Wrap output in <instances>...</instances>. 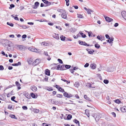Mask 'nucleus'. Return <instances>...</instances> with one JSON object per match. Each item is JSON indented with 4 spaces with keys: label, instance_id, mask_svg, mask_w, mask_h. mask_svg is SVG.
<instances>
[{
    "label": "nucleus",
    "instance_id": "nucleus-20",
    "mask_svg": "<svg viewBox=\"0 0 126 126\" xmlns=\"http://www.w3.org/2000/svg\"><path fill=\"white\" fill-rule=\"evenodd\" d=\"M85 114L88 117H89L90 116V114L89 111L88 110L86 109L85 110Z\"/></svg>",
    "mask_w": 126,
    "mask_h": 126
},
{
    "label": "nucleus",
    "instance_id": "nucleus-19",
    "mask_svg": "<svg viewBox=\"0 0 126 126\" xmlns=\"http://www.w3.org/2000/svg\"><path fill=\"white\" fill-rule=\"evenodd\" d=\"M21 65V63L20 62H18L17 63H15L12 64V65L15 66H18Z\"/></svg>",
    "mask_w": 126,
    "mask_h": 126
},
{
    "label": "nucleus",
    "instance_id": "nucleus-36",
    "mask_svg": "<svg viewBox=\"0 0 126 126\" xmlns=\"http://www.w3.org/2000/svg\"><path fill=\"white\" fill-rule=\"evenodd\" d=\"M65 68H66L67 69H68L70 68L71 67V66L69 65H65Z\"/></svg>",
    "mask_w": 126,
    "mask_h": 126
},
{
    "label": "nucleus",
    "instance_id": "nucleus-25",
    "mask_svg": "<svg viewBox=\"0 0 126 126\" xmlns=\"http://www.w3.org/2000/svg\"><path fill=\"white\" fill-rule=\"evenodd\" d=\"M27 61L28 63L29 64H30L32 63V60L31 58H29L28 59Z\"/></svg>",
    "mask_w": 126,
    "mask_h": 126
},
{
    "label": "nucleus",
    "instance_id": "nucleus-13",
    "mask_svg": "<svg viewBox=\"0 0 126 126\" xmlns=\"http://www.w3.org/2000/svg\"><path fill=\"white\" fill-rule=\"evenodd\" d=\"M121 14L123 17L126 20V12L123 11L122 12Z\"/></svg>",
    "mask_w": 126,
    "mask_h": 126
},
{
    "label": "nucleus",
    "instance_id": "nucleus-29",
    "mask_svg": "<svg viewBox=\"0 0 126 126\" xmlns=\"http://www.w3.org/2000/svg\"><path fill=\"white\" fill-rule=\"evenodd\" d=\"M72 115H71L69 114H68V116L67 117V120H70L72 118Z\"/></svg>",
    "mask_w": 126,
    "mask_h": 126
},
{
    "label": "nucleus",
    "instance_id": "nucleus-34",
    "mask_svg": "<svg viewBox=\"0 0 126 126\" xmlns=\"http://www.w3.org/2000/svg\"><path fill=\"white\" fill-rule=\"evenodd\" d=\"M59 90L60 92H62L63 93L65 92L64 91V89H63L61 87H59Z\"/></svg>",
    "mask_w": 126,
    "mask_h": 126
},
{
    "label": "nucleus",
    "instance_id": "nucleus-50",
    "mask_svg": "<svg viewBox=\"0 0 126 126\" xmlns=\"http://www.w3.org/2000/svg\"><path fill=\"white\" fill-rule=\"evenodd\" d=\"M42 124L43 126H50V124L48 125L46 123H43Z\"/></svg>",
    "mask_w": 126,
    "mask_h": 126
},
{
    "label": "nucleus",
    "instance_id": "nucleus-62",
    "mask_svg": "<svg viewBox=\"0 0 126 126\" xmlns=\"http://www.w3.org/2000/svg\"><path fill=\"white\" fill-rule=\"evenodd\" d=\"M24 7L23 6H21L20 7V10H22L23 9H24Z\"/></svg>",
    "mask_w": 126,
    "mask_h": 126
},
{
    "label": "nucleus",
    "instance_id": "nucleus-4",
    "mask_svg": "<svg viewBox=\"0 0 126 126\" xmlns=\"http://www.w3.org/2000/svg\"><path fill=\"white\" fill-rule=\"evenodd\" d=\"M44 3L46 4L45 7H47L50 6L51 4H53L54 3V2H50L46 0H42Z\"/></svg>",
    "mask_w": 126,
    "mask_h": 126
},
{
    "label": "nucleus",
    "instance_id": "nucleus-63",
    "mask_svg": "<svg viewBox=\"0 0 126 126\" xmlns=\"http://www.w3.org/2000/svg\"><path fill=\"white\" fill-rule=\"evenodd\" d=\"M12 108V106L11 105H9L8 107V108L11 109Z\"/></svg>",
    "mask_w": 126,
    "mask_h": 126
},
{
    "label": "nucleus",
    "instance_id": "nucleus-58",
    "mask_svg": "<svg viewBox=\"0 0 126 126\" xmlns=\"http://www.w3.org/2000/svg\"><path fill=\"white\" fill-rule=\"evenodd\" d=\"M16 97L15 96H13L11 97V99L13 101H14V99Z\"/></svg>",
    "mask_w": 126,
    "mask_h": 126
},
{
    "label": "nucleus",
    "instance_id": "nucleus-9",
    "mask_svg": "<svg viewBox=\"0 0 126 126\" xmlns=\"http://www.w3.org/2000/svg\"><path fill=\"white\" fill-rule=\"evenodd\" d=\"M48 101L49 102H51L53 104H57L58 103V101L54 100L53 99H49Z\"/></svg>",
    "mask_w": 126,
    "mask_h": 126
},
{
    "label": "nucleus",
    "instance_id": "nucleus-40",
    "mask_svg": "<svg viewBox=\"0 0 126 126\" xmlns=\"http://www.w3.org/2000/svg\"><path fill=\"white\" fill-rule=\"evenodd\" d=\"M41 45L43 46H47V44L45 42H42L41 43Z\"/></svg>",
    "mask_w": 126,
    "mask_h": 126
},
{
    "label": "nucleus",
    "instance_id": "nucleus-11",
    "mask_svg": "<svg viewBox=\"0 0 126 126\" xmlns=\"http://www.w3.org/2000/svg\"><path fill=\"white\" fill-rule=\"evenodd\" d=\"M63 13L61 15V16L63 18L67 19V15L66 14H65V11L64 10Z\"/></svg>",
    "mask_w": 126,
    "mask_h": 126
},
{
    "label": "nucleus",
    "instance_id": "nucleus-55",
    "mask_svg": "<svg viewBox=\"0 0 126 126\" xmlns=\"http://www.w3.org/2000/svg\"><path fill=\"white\" fill-rule=\"evenodd\" d=\"M105 37L107 39H110L111 38L107 34H106Z\"/></svg>",
    "mask_w": 126,
    "mask_h": 126
},
{
    "label": "nucleus",
    "instance_id": "nucleus-3",
    "mask_svg": "<svg viewBox=\"0 0 126 126\" xmlns=\"http://www.w3.org/2000/svg\"><path fill=\"white\" fill-rule=\"evenodd\" d=\"M52 69H56L58 70H63L66 69H65V66L64 65H62L60 66V65H59L57 66L56 68H52Z\"/></svg>",
    "mask_w": 126,
    "mask_h": 126
},
{
    "label": "nucleus",
    "instance_id": "nucleus-7",
    "mask_svg": "<svg viewBox=\"0 0 126 126\" xmlns=\"http://www.w3.org/2000/svg\"><path fill=\"white\" fill-rule=\"evenodd\" d=\"M64 96L67 97L68 98H70L73 97V95H72L70 94H68L66 92H64L63 94Z\"/></svg>",
    "mask_w": 126,
    "mask_h": 126
},
{
    "label": "nucleus",
    "instance_id": "nucleus-27",
    "mask_svg": "<svg viewBox=\"0 0 126 126\" xmlns=\"http://www.w3.org/2000/svg\"><path fill=\"white\" fill-rule=\"evenodd\" d=\"M97 38L98 39L101 40V41H102V40H101V39H103L104 38H105V37L104 36H101V37H100V36L99 35L97 36Z\"/></svg>",
    "mask_w": 126,
    "mask_h": 126
},
{
    "label": "nucleus",
    "instance_id": "nucleus-1",
    "mask_svg": "<svg viewBox=\"0 0 126 126\" xmlns=\"http://www.w3.org/2000/svg\"><path fill=\"white\" fill-rule=\"evenodd\" d=\"M2 44L3 46L6 47L8 46L9 47H10L13 45V44L11 42L7 40H6L3 41Z\"/></svg>",
    "mask_w": 126,
    "mask_h": 126
},
{
    "label": "nucleus",
    "instance_id": "nucleus-52",
    "mask_svg": "<svg viewBox=\"0 0 126 126\" xmlns=\"http://www.w3.org/2000/svg\"><path fill=\"white\" fill-rule=\"evenodd\" d=\"M29 28L28 26H26V25H23L22 28L23 29H25L28 28Z\"/></svg>",
    "mask_w": 126,
    "mask_h": 126
},
{
    "label": "nucleus",
    "instance_id": "nucleus-61",
    "mask_svg": "<svg viewBox=\"0 0 126 126\" xmlns=\"http://www.w3.org/2000/svg\"><path fill=\"white\" fill-rule=\"evenodd\" d=\"M69 70L72 73H73L74 72V71H73V70L72 69H69Z\"/></svg>",
    "mask_w": 126,
    "mask_h": 126
},
{
    "label": "nucleus",
    "instance_id": "nucleus-46",
    "mask_svg": "<svg viewBox=\"0 0 126 126\" xmlns=\"http://www.w3.org/2000/svg\"><path fill=\"white\" fill-rule=\"evenodd\" d=\"M104 82L105 84H107L109 83V81L107 79H105L103 81Z\"/></svg>",
    "mask_w": 126,
    "mask_h": 126
},
{
    "label": "nucleus",
    "instance_id": "nucleus-56",
    "mask_svg": "<svg viewBox=\"0 0 126 126\" xmlns=\"http://www.w3.org/2000/svg\"><path fill=\"white\" fill-rule=\"evenodd\" d=\"M89 63H86V64L84 65V67H88L89 65Z\"/></svg>",
    "mask_w": 126,
    "mask_h": 126
},
{
    "label": "nucleus",
    "instance_id": "nucleus-12",
    "mask_svg": "<svg viewBox=\"0 0 126 126\" xmlns=\"http://www.w3.org/2000/svg\"><path fill=\"white\" fill-rule=\"evenodd\" d=\"M52 36L54 38L57 39V40L59 39V37L58 35L56 34V33H54L52 34Z\"/></svg>",
    "mask_w": 126,
    "mask_h": 126
},
{
    "label": "nucleus",
    "instance_id": "nucleus-10",
    "mask_svg": "<svg viewBox=\"0 0 126 126\" xmlns=\"http://www.w3.org/2000/svg\"><path fill=\"white\" fill-rule=\"evenodd\" d=\"M106 21H108L109 22H110L113 20V19L107 16H104Z\"/></svg>",
    "mask_w": 126,
    "mask_h": 126
},
{
    "label": "nucleus",
    "instance_id": "nucleus-28",
    "mask_svg": "<svg viewBox=\"0 0 126 126\" xmlns=\"http://www.w3.org/2000/svg\"><path fill=\"white\" fill-rule=\"evenodd\" d=\"M45 89L49 91L53 90V89H52L51 87H45Z\"/></svg>",
    "mask_w": 126,
    "mask_h": 126
},
{
    "label": "nucleus",
    "instance_id": "nucleus-30",
    "mask_svg": "<svg viewBox=\"0 0 126 126\" xmlns=\"http://www.w3.org/2000/svg\"><path fill=\"white\" fill-rule=\"evenodd\" d=\"M80 34L83 38H85L86 37V35L84 34L83 33L80 32Z\"/></svg>",
    "mask_w": 126,
    "mask_h": 126
},
{
    "label": "nucleus",
    "instance_id": "nucleus-5",
    "mask_svg": "<svg viewBox=\"0 0 126 126\" xmlns=\"http://www.w3.org/2000/svg\"><path fill=\"white\" fill-rule=\"evenodd\" d=\"M17 48L19 50H24L26 49L25 46L22 45H18L17 46Z\"/></svg>",
    "mask_w": 126,
    "mask_h": 126
},
{
    "label": "nucleus",
    "instance_id": "nucleus-32",
    "mask_svg": "<svg viewBox=\"0 0 126 126\" xmlns=\"http://www.w3.org/2000/svg\"><path fill=\"white\" fill-rule=\"evenodd\" d=\"M62 41H64L65 40V37L63 35H62L60 37Z\"/></svg>",
    "mask_w": 126,
    "mask_h": 126
},
{
    "label": "nucleus",
    "instance_id": "nucleus-59",
    "mask_svg": "<svg viewBox=\"0 0 126 126\" xmlns=\"http://www.w3.org/2000/svg\"><path fill=\"white\" fill-rule=\"evenodd\" d=\"M111 114H112L113 116L114 117H116V114L115 113H114V112H112L111 113Z\"/></svg>",
    "mask_w": 126,
    "mask_h": 126
},
{
    "label": "nucleus",
    "instance_id": "nucleus-14",
    "mask_svg": "<svg viewBox=\"0 0 126 126\" xmlns=\"http://www.w3.org/2000/svg\"><path fill=\"white\" fill-rule=\"evenodd\" d=\"M40 62V60L38 59H37L33 62V64L36 65L38 64Z\"/></svg>",
    "mask_w": 126,
    "mask_h": 126
},
{
    "label": "nucleus",
    "instance_id": "nucleus-51",
    "mask_svg": "<svg viewBox=\"0 0 126 126\" xmlns=\"http://www.w3.org/2000/svg\"><path fill=\"white\" fill-rule=\"evenodd\" d=\"M58 61L60 63H61L62 64L63 63L62 60L60 59H58Z\"/></svg>",
    "mask_w": 126,
    "mask_h": 126
},
{
    "label": "nucleus",
    "instance_id": "nucleus-8",
    "mask_svg": "<svg viewBox=\"0 0 126 126\" xmlns=\"http://www.w3.org/2000/svg\"><path fill=\"white\" fill-rule=\"evenodd\" d=\"M29 49L32 52H39V49L34 48V47H29Z\"/></svg>",
    "mask_w": 126,
    "mask_h": 126
},
{
    "label": "nucleus",
    "instance_id": "nucleus-23",
    "mask_svg": "<svg viewBox=\"0 0 126 126\" xmlns=\"http://www.w3.org/2000/svg\"><path fill=\"white\" fill-rule=\"evenodd\" d=\"M84 98L87 100L88 101H92L91 99H90L86 95H84Z\"/></svg>",
    "mask_w": 126,
    "mask_h": 126
},
{
    "label": "nucleus",
    "instance_id": "nucleus-43",
    "mask_svg": "<svg viewBox=\"0 0 126 126\" xmlns=\"http://www.w3.org/2000/svg\"><path fill=\"white\" fill-rule=\"evenodd\" d=\"M39 4V3L37 1L35 3L34 5L35 6L37 7L38 6Z\"/></svg>",
    "mask_w": 126,
    "mask_h": 126
},
{
    "label": "nucleus",
    "instance_id": "nucleus-17",
    "mask_svg": "<svg viewBox=\"0 0 126 126\" xmlns=\"http://www.w3.org/2000/svg\"><path fill=\"white\" fill-rule=\"evenodd\" d=\"M31 89L33 91H36L37 88L35 86H32L31 87Z\"/></svg>",
    "mask_w": 126,
    "mask_h": 126
},
{
    "label": "nucleus",
    "instance_id": "nucleus-38",
    "mask_svg": "<svg viewBox=\"0 0 126 126\" xmlns=\"http://www.w3.org/2000/svg\"><path fill=\"white\" fill-rule=\"evenodd\" d=\"M11 16H12L14 18V19L15 20H19V19L18 18L16 17H14L13 16V15H11Z\"/></svg>",
    "mask_w": 126,
    "mask_h": 126
},
{
    "label": "nucleus",
    "instance_id": "nucleus-48",
    "mask_svg": "<svg viewBox=\"0 0 126 126\" xmlns=\"http://www.w3.org/2000/svg\"><path fill=\"white\" fill-rule=\"evenodd\" d=\"M77 15H78V17L81 18H83V16H82V15H81V14H78Z\"/></svg>",
    "mask_w": 126,
    "mask_h": 126
},
{
    "label": "nucleus",
    "instance_id": "nucleus-53",
    "mask_svg": "<svg viewBox=\"0 0 126 126\" xmlns=\"http://www.w3.org/2000/svg\"><path fill=\"white\" fill-rule=\"evenodd\" d=\"M4 69V68L3 66L2 65H0V70H3Z\"/></svg>",
    "mask_w": 126,
    "mask_h": 126
},
{
    "label": "nucleus",
    "instance_id": "nucleus-2",
    "mask_svg": "<svg viewBox=\"0 0 126 126\" xmlns=\"http://www.w3.org/2000/svg\"><path fill=\"white\" fill-rule=\"evenodd\" d=\"M101 114L99 113H95L92 114V116L95 118L96 122H98L101 117Z\"/></svg>",
    "mask_w": 126,
    "mask_h": 126
},
{
    "label": "nucleus",
    "instance_id": "nucleus-49",
    "mask_svg": "<svg viewBox=\"0 0 126 126\" xmlns=\"http://www.w3.org/2000/svg\"><path fill=\"white\" fill-rule=\"evenodd\" d=\"M88 36L89 37H92V34H93V33L92 32H88Z\"/></svg>",
    "mask_w": 126,
    "mask_h": 126
},
{
    "label": "nucleus",
    "instance_id": "nucleus-54",
    "mask_svg": "<svg viewBox=\"0 0 126 126\" xmlns=\"http://www.w3.org/2000/svg\"><path fill=\"white\" fill-rule=\"evenodd\" d=\"M22 108L24 110H27L28 109L27 107L25 106H24L22 107Z\"/></svg>",
    "mask_w": 126,
    "mask_h": 126
},
{
    "label": "nucleus",
    "instance_id": "nucleus-26",
    "mask_svg": "<svg viewBox=\"0 0 126 126\" xmlns=\"http://www.w3.org/2000/svg\"><path fill=\"white\" fill-rule=\"evenodd\" d=\"M76 124L78 125V126L79 125V121L76 119H75L73 121Z\"/></svg>",
    "mask_w": 126,
    "mask_h": 126
},
{
    "label": "nucleus",
    "instance_id": "nucleus-60",
    "mask_svg": "<svg viewBox=\"0 0 126 126\" xmlns=\"http://www.w3.org/2000/svg\"><path fill=\"white\" fill-rule=\"evenodd\" d=\"M27 37V35L26 34H24L22 36V37L23 38H25Z\"/></svg>",
    "mask_w": 126,
    "mask_h": 126
},
{
    "label": "nucleus",
    "instance_id": "nucleus-24",
    "mask_svg": "<svg viewBox=\"0 0 126 126\" xmlns=\"http://www.w3.org/2000/svg\"><path fill=\"white\" fill-rule=\"evenodd\" d=\"M114 38H111L110 39H109L107 40V41L109 43H111L113 41Z\"/></svg>",
    "mask_w": 126,
    "mask_h": 126
},
{
    "label": "nucleus",
    "instance_id": "nucleus-42",
    "mask_svg": "<svg viewBox=\"0 0 126 126\" xmlns=\"http://www.w3.org/2000/svg\"><path fill=\"white\" fill-rule=\"evenodd\" d=\"M66 2V5L67 6H69V0H65Z\"/></svg>",
    "mask_w": 126,
    "mask_h": 126
},
{
    "label": "nucleus",
    "instance_id": "nucleus-21",
    "mask_svg": "<svg viewBox=\"0 0 126 126\" xmlns=\"http://www.w3.org/2000/svg\"><path fill=\"white\" fill-rule=\"evenodd\" d=\"M115 69V68L114 67H111L108 68V71L109 72L113 71Z\"/></svg>",
    "mask_w": 126,
    "mask_h": 126
},
{
    "label": "nucleus",
    "instance_id": "nucleus-44",
    "mask_svg": "<svg viewBox=\"0 0 126 126\" xmlns=\"http://www.w3.org/2000/svg\"><path fill=\"white\" fill-rule=\"evenodd\" d=\"M75 87H78L79 86V84L78 82H76L74 84Z\"/></svg>",
    "mask_w": 126,
    "mask_h": 126
},
{
    "label": "nucleus",
    "instance_id": "nucleus-64",
    "mask_svg": "<svg viewBox=\"0 0 126 126\" xmlns=\"http://www.w3.org/2000/svg\"><path fill=\"white\" fill-rule=\"evenodd\" d=\"M118 23H116L114 25L115 27H116L118 26Z\"/></svg>",
    "mask_w": 126,
    "mask_h": 126
},
{
    "label": "nucleus",
    "instance_id": "nucleus-39",
    "mask_svg": "<svg viewBox=\"0 0 126 126\" xmlns=\"http://www.w3.org/2000/svg\"><path fill=\"white\" fill-rule=\"evenodd\" d=\"M31 97L33 98H36V96L33 93H31Z\"/></svg>",
    "mask_w": 126,
    "mask_h": 126
},
{
    "label": "nucleus",
    "instance_id": "nucleus-6",
    "mask_svg": "<svg viewBox=\"0 0 126 126\" xmlns=\"http://www.w3.org/2000/svg\"><path fill=\"white\" fill-rule=\"evenodd\" d=\"M79 44L81 45H84L86 46H90L89 45L87 44L85 42H83V41L79 40ZM92 46V45H91L90 46Z\"/></svg>",
    "mask_w": 126,
    "mask_h": 126
},
{
    "label": "nucleus",
    "instance_id": "nucleus-57",
    "mask_svg": "<svg viewBox=\"0 0 126 126\" xmlns=\"http://www.w3.org/2000/svg\"><path fill=\"white\" fill-rule=\"evenodd\" d=\"M87 13L88 14H91V13L90 11V9H88L87 10Z\"/></svg>",
    "mask_w": 126,
    "mask_h": 126
},
{
    "label": "nucleus",
    "instance_id": "nucleus-18",
    "mask_svg": "<svg viewBox=\"0 0 126 126\" xmlns=\"http://www.w3.org/2000/svg\"><path fill=\"white\" fill-rule=\"evenodd\" d=\"M16 84L17 86L18 89L19 90L21 89L20 87V84L18 81H16Z\"/></svg>",
    "mask_w": 126,
    "mask_h": 126
},
{
    "label": "nucleus",
    "instance_id": "nucleus-31",
    "mask_svg": "<svg viewBox=\"0 0 126 126\" xmlns=\"http://www.w3.org/2000/svg\"><path fill=\"white\" fill-rule=\"evenodd\" d=\"M114 101L116 103H118V104L120 103H121V101L119 99H117L116 100H115Z\"/></svg>",
    "mask_w": 126,
    "mask_h": 126
},
{
    "label": "nucleus",
    "instance_id": "nucleus-45",
    "mask_svg": "<svg viewBox=\"0 0 126 126\" xmlns=\"http://www.w3.org/2000/svg\"><path fill=\"white\" fill-rule=\"evenodd\" d=\"M15 7V5L13 4H11L10 5V6L9 7V9H11L12 8H14Z\"/></svg>",
    "mask_w": 126,
    "mask_h": 126
},
{
    "label": "nucleus",
    "instance_id": "nucleus-41",
    "mask_svg": "<svg viewBox=\"0 0 126 126\" xmlns=\"http://www.w3.org/2000/svg\"><path fill=\"white\" fill-rule=\"evenodd\" d=\"M7 25H9L11 27H13L14 26V24L12 23L7 22Z\"/></svg>",
    "mask_w": 126,
    "mask_h": 126
},
{
    "label": "nucleus",
    "instance_id": "nucleus-16",
    "mask_svg": "<svg viewBox=\"0 0 126 126\" xmlns=\"http://www.w3.org/2000/svg\"><path fill=\"white\" fill-rule=\"evenodd\" d=\"M121 110L123 112H126V106H124L121 108Z\"/></svg>",
    "mask_w": 126,
    "mask_h": 126
},
{
    "label": "nucleus",
    "instance_id": "nucleus-15",
    "mask_svg": "<svg viewBox=\"0 0 126 126\" xmlns=\"http://www.w3.org/2000/svg\"><path fill=\"white\" fill-rule=\"evenodd\" d=\"M50 71L48 69H46L45 71V73L46 75L48 76L50 75Z\"/></svg>",
    "mask_w": 126,
    "mask_h": 126
},
{
    "label": "nucleus",
    "instance_id": "nucleus-35",
    "mask_svg": "<svg viewBox=\"0 0 126 126\" xmlns=\"http://www.w3.org/2000/svg\"><path fill=\"white\" fill-rule=\"evenodd\" d=\"M94 52V50L91 49L90 51H88V53L90 54H93V53Z\"/></svg>",
    "mask_w": 126,
    "mask_h": 126
},
{
    "label": "nucleus",
    "instance_id": "nucleus-33",
    "mask_svg": "<svg viewBox=\"0 0 126 126\" xmlns=\"http://www.w3.org/2000/svg\"><path fill=\"white\" fill-rule=\"evenodd\" d=\"M10 117L11 118L13 119H17V118L14 115L11 114L10 115Z\"/></svg>",
    "mask_w": 126,
    "mask_h": 126
},
{
    "label": "nucleus",
    "instance_id": "nucleus-22",
    "mask_svg": "<svg viewBox=\"0 0 126 126\" xmlns=\"http://www.w3.org/2000/svg\"><path fill=\"white\" fill-rule=\"evenodd\" d=\"M90 66L92 68L94 69L96 68V65L94 63H93L90 65Z\"/></svg>",
    "mask_w": 126,
    "mask_h": 126
},
{
    "label": "nucleus",
    "instance_id": "nucleus-47",
    "mask_svg": "<svg viewBox=\"0 0 126 126\" xmlns=\"http://www.w3.org/2000/svg\"><path fill=\"white\" fill-rule=\"evenodd\" d=\"M63 96L62 95L60 94H57V97H58L61 98Z\"/></svg>",
    "mask_w": 126,
    "mask_h": 126
},
{
    "label": "nucleus",
    "instance_id": "nucleus-37",
    "mask_svg": "<svg viewBox=\"0 0 126 126\" xmlns=\"http://www.w3.org/2000/svg\"><path fill=\"white\" fill-rule=\"evenodd\" d=\"M94 46L97 49L99 48L100 47L99 45L97 44H95L94 45Z\"/></svg>",
    "mask_w": 126,
    "mask_h": 126
}]
</instances>
